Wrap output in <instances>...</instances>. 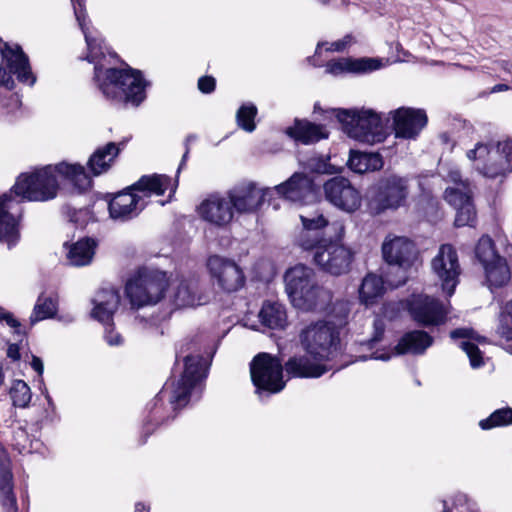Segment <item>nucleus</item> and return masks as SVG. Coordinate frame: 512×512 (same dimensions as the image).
Segmentation results:
<instances>
[{"mask_svg": "<svg viewBox=\"0 0 512 512\" xmlns=\"http://www.w3.org/2000/svg\"><path fill=\"white\" fill-rule=\"evenodd\" d=\"M85 1L71 0V4L86 41L88 54L85 59L94 63V80L106 99L117 104L138 107L146 99L145 90L149 83L143 78L141 71L128 65L125 68L108 66L111 59H116L117 55L109 51L98 31L92 26Z\"/></svg>", "mask_w": 512, "mask_h": 512, "instance_id": "f257e3e1", "label": "nucleus"}, {"mask_svg": "<svg viewBox=\"0 0 512 512\" xmlns=\"http://www.w3.org/2000/svg\"><path fill=\"white\" fill-rule=\"evenodd\" d=\"M184 360V369L179 379H169L160 392L146 406L147 415L143 424L145 437L156 427L174 418L171 412L185 407L193 391L206 377L207 362L198 352L197 343L189 341L182 344L176 352V361Z\"/></svg>", "mask_w": 512, "mask_h": 512, "instance_id": "f03ea898", "label": "nucleus"}, {"mask_svg": "<svg viewBox=\"0 0 512 512\" xmlns=\"http://www.w3.org/2000/svg\"><path fill=\"white\" fill-rule=\"evenodd\" d=\"M58 178L70 183L79 192H84L92 186V178L86 173L83 165L62 161L35 169L31 173L21 174L12 187V192L15 197L20 196L28 201H49L57 196Z\"/></svg>", "mask_w": 512, "mask_h": 512, "instance_id": "7ed1b4c3", "label": "nucleus"}, {"mask_svg": "<svg viewBox=\"0 0 512 512\" xmlns=\"http://www.w3.org/2000/svg\"><path fill=\"white\" fill-rule=\"evenodd\" d=\"M347 135L359 142L375 144L383 142L388 134L387 124L381 115L371 109L333 110Z\"/></svg>", "mask_w": 512, "mask_h": 512, "instance_id": "20e7f679", "label": "nucleus"}, {"mask_svg": "<svg viewBox=\"0 0 512 512\" xmlns=\"http://www.w3.org/2000/svg\"><path fill=\"white\" fill-rule=\"evenodd\" d=\"M332 227L335 237H329V241L313 253L312 260L322 272L338 277L349 273L355 251L342 242L344 226L334 222Z\"/></svg>", "mask_w": 512, "mask_h": 512, "instance_id": "39448f33", "label": "nucleus"}, {"mask_svg": "<svg viewBox=\"0 0 512 512\" xmlns=\"http://www.w3.org/2000/svg\"><path fill=\"white\" fill-rule=\"evenodd\" d=\"M467 158L474 162V168L487 178H496L512 172V140L497 145L479 142L467 152Z\"/></svg>", "mask_w": 512, "mask_h": 512, "instance_id": "423d86ee", "label": "nucleus"}, {"mask_svg": "<svg viewBox=\"0 0 512 512\" xmlns=\"http://www.w3.org/2000/svg\"><path fill=\"white\" fill-rule=\"evenodd\" d=\"M168 287L165 272L150 268H141L128 280L125 288L133 308L158 303Z\"/></svg>", "mask_w": 512, "mask_h": 512, "instance_id": "0eeeda50", "label": "nucleus"}, {"mask_svg": "<svg viewBox=\"0 0 512 512\" xmlns=\"http://www.w3.org/2000/svg\"><path fill=\"white\" fill-rule=\"evenodd\" d=\"M299 340L302 348L314 359H331L340 343V333L335 323L330 321L312 322L305 326Z\"/></svg>", "mask_w": 512, "mask_h": 512, "instance_id": "6e6552de", "label": "nucleus"}, {"mask_svg": "<svg viewBox=\"0 0 512 512\" xmlns=\"http://www.w3.org/2000/svg\"><path fill=\"white\" fill-rule=\"evenodd\" d=\"M0 53L2 57L0 87L13 90L15 88L13 76L22 84L34 86L37 80L36 75L32 72L29 57L19 44L2 42L0 43Z\"/></svg>", "mask_w": 512, "mask_h": 512, "instance_id": "1a4fd4ad", "label": "nucleus"}, {"mask_svg": "<svg viewBox=\"0 0 512 512\" xmlns=\"http://www.w3.org/2000/svg\"><path fill=\"white\" fill-rule=\"evenodd\" d=\"M410 193L407 177L390 174L381 177L373 187L369 209L379 215L387 210H397L405 206Z\"/></svg>", "mask_w": 512, "mask_h": 512, "instance_id": "9d476101", "label": "nucleus"}, {"mask_svg": "<svg viewBox=\"0 0 512 512\" xmlns=\"http://www.w3.org/2000/svg\"><path fill=\"white\" fill-rule=\"evenodd\" d=\"M250 374L256 392L275 394L285 387L281 360L268 353H259L250 363Z\"/></svg>", "mask_w": 512, "mask_h": 512, "instance_id": "9b49d317", "label": "nucleus"}, {"mask_svg": "<svg viewBox=\"0 0 512 512\" xmlns=\"http://www.w3.org/2000/svg\"><path fill=\"white\" fill-rule=\"evenodd\" d=\"M120 294L114 287L100 289L93 298L92 318L105 326V340L110 346L121 345V335L113 329V315L118 309Z\"/></svg>", "mask_w": 512, "mask_h": 512, "instance_id": "f8f14e48", "label": "nucleus"}, {"mask_svg": "<svg viewBox=\"0 0 512 512\" xmlns=\"http://www.w3.org/2000/svg\"><path fill=\"white\" fill-rule=\"evenodd\" d=\"M384 260L400 273L396 281L388 280L393 287L404 285L407 281L406 269L412 265L415 258V245L405 237L386 239L382 244Z\"/></svg>", "mask_w": 512, "mask_h": 512, "instance_id": "ddd939ff", "label": "nucleus"}, {"mask_svg": "<svg viewBox=\"0 0 512 512\" xmlns=\"http://www.w3.org/2000/svg\"><path fill=\"white\" fill-rule=\"evenodd\" d=\"M432 271L441 282L442 290L447 296H452L459 282L461 268L455 248L443 244L431 262Z\"/></svg>", "mask_w": 512, "mask_h": 512, "instance_id": "4468645a", "label": "nucleus"}, {"mask_svg": "<svg viewBox=\"0 0 512 512\" xmlns=\"http://www.w3.org/2000/svg\"><path fill=\"white\" fill-rule=\"evenodd\" d=\"M407 305L412 319L421 326H439L446 321L447 310L437 298L414 294L408 299Z\"/></svg>", "mask_w": 512, "mask_h": 512, "instance_id": "2eb2a0df", "label": "nucleus"}, {"mask_svg": "<svg viewBox=\"0 0 512 512\" xmlns=\"http://www.w3.org/2000/svg\"><path fill=\"white\" fill-rule=\"evenodd\" d=\"M234 214H248L256 212L272 195L271 188H258L255 183H241L227 191Z\"/></svg>", "mask_w": 512, "mask_h": 512, "instance_id": "dca6fc26", "label": "nucleus"}, {"mask_svg": "<svg viewBox=\"0 0 512 512\" xmlns=\"http://www.w3.org/2000/svg\"><path fill=\"white\" fill-rule=\"evenodd\" d=\"M22 216L21 201L10 194L0 196V241L15 245L19 239V220Z\"/></svg>", "mask_w": 512, "mask_h": 512, "instance_id": "f3484780", "label": "nucleus"}, {"mask_svg": "<svg viewBox=\"0 0 512 512\" xmlns=\"http://www.w3.org/2000/svg\"><path fill=\"white\" fill-rule=\"evenodd\" d=\"M207 267L224 291L235 292L244 286V273L233 260L213 255L209 257Z\"/></svg>", "mask_w": 512, "mask_h": 512, "instance_id": "a211bd4d", "label": "nucleus"}, {"mask_svg": "<svg viewBox=\"0 0 512 512\" xmlns=\"http://www.w3.org/2000/svg\"><path fill=\"white\" fill-rule=\"evenodd\" d=\"M326 199L346 212H354L361 205V196L350 181L344 177H333L324 184Z\"/></svg>", "mask_w": 512, "mask_h": 512, "instance_id": "6ab92c4d", "label": "nucleus"}, {"mask_svg": "<svg viewBox=\"0 0 512 512\" xmlns=\"http://www.w3.org/2000/svg\"><path fill=\"white\" fill-rule=\"evenodd\" d=\"M390 114L396 138L416 139L428 121L426 112L422 109L400 107Z\"/></svg>", "mask_w": 512, "mask_h": 512, "instance_id": "aec40b11", "label": "nucleus"}, {"mask_svg": "<svg viewBox=\"0 0 512 512\" xmlns=\"http://www.w3.org/2000/svg\"><path fill=\"white\" fill-rule=\"evenodd\" d=\"M198 213L202 219L219 227L226 226L234 217L228 195L221 193L208 195L198 206Z\"/></svg>", "mask_w": 512, "mask_h": 512, "instance_id": "412c9836", "label": "nucleus"}, {"mask_svg": "<svg viewBox=\"0 0 512 512\" xmlns=\"http://www.w3.org/2000/svg\"><path fill=\"white\" fill-rule=\"evenodd\" d=\"M140 194L130 187L118 192L108 202L110 217L114 220L126 221L136 217L147 205Z\"/></svg>", "mask_w": 512, "mask_h": 512, "instance_id": "4be33fe9", "label": "nucleus"}, {"mask_svg": "<svg viewBox=\"0 0 512 512\" xmlns=\"http://www.w3.org/2000/svg\"><path fill=\"white\" fill-rule=\"evenodd\" d=\"M283 370L290 378H319L329 368L321 359H314L306 352L290 357L284 363Z\"/></svg>", "mask_w": 512, "mask_h": 512, "instance_id": "5701e85b", "label": "nucleus"}, {"mask_svg": "<svg viewBox=\"0 0 512 512\" xmlns=\"http://www.w3.org/2000/svg\"><path fill=\"white\" fill-rule=\"evenodd\" d=\"M332 298V292L315 281L299 296H294L291 303L302 311L324 312L332 303Z\"/></svg>", "mask_w": 512, "mask_h": 512, "instance_id": "b1692460", "label": "nucleus"}, {"mask_svg": "<svg viewBox=\"0 0 512 512\" xmlns=\"http://www.w3.org/2000/svg\"><path fill=\"white\" fill-rule=\"evenodd\" d=\"M291 202H301L314 192L313 180L306 174L295 172L287 181L272 188V194Z\"/></svg>", "mask_w": 512, "mask_h": 512, "instance_id": "393cba45", "label": "nucleus"}, {"mask_svg": "<svg viewBox=\"0 0 512 512\" xmlns=\"http://www.w3.org/2000/svg\"><path fill=\"white\" fill-rule=\"evenodd\" d=\"M126 143V140L119 143L108 142L104 146L98 147L87 161L89 173L87 171L86 173L90 177H96L108 172Z\"/></svg>", "mask_w": 512, "mask_h": 512, "instance_id": "a878e982", "label": "nucleus"}, {"mask_svg": "<svg viewBox=\"0 0 512 512\" xmlns=\"http://www.w3.org/2000/svg\"><path fill=\"white\" fill-rule=\"evenodd\" d=\"M315 281L314 270L306 265L298 264L288 269L284 275V282L290 301L292 302L294 296H299Z\"/></svg>", "mask_w": 512, "mask_h": 512, "instance_id": "bb28decb", "label": "nucleus"}, {"mask_svg": "<svg viewBox=\"0 0 512 512\" xmlns=\"http://www.w3.org/2000/svg\"><path fill=\"white\" fill-rule=\"evenodd\" d=\"M286 134L296 142L305 145L328 138V131L323 125L315 124L307 120H295L294 125L286 129Z\"/></svg>", "mask_w": 512, "mask_h": 512, "instance_id": "cd10ccee", "label": "nucleus"}, {"mask_svg": "<svg viewBox=\"0 0 512 512\" xmlns=\"http://www.w3.org/2000/svg\"><path fill=\"white\" fill-rule=\"evenodd\" d=\"M381 67V63L377 59L360 58L349 59L343 58L336 61H330L326 65V71L333 75H339L345 72L348 73H367L372 72Z\"/></svg>", "mask_w": 512, "mask_h": 512, "instance_id": "c85d7f7f", "label": "nucleus"}, {"mask_svg": "<svg viewBox=\"0 0 512 512\" xmlns=\"http://www.w3.org/2000/svg\"><path fill=\"white\" fill-rule=\"evenodd\" d=\"M433 343V338L427 332L414 330L405 333L394 347L397 355L423 354Z\"/></svg>", "mask_w": 512, "mask_h": 512, "instance_id": "c756f323", "label": "nucleus"}, {"mask_svg": "<svg viewBox=\"0 0 512 512\" xmlns=\"http://www.w3.org/2000/svg\"><path fill=\"white\" fill-rule=\"evenodd\" d=\"M171 178L165 174L143 175L130 186L136 193L147 201L151 196H161L169 188Z\"/></svg>", "mask_w": 512, "mask_h": 512, "instance_id": "7c9ffc66", "label": "nucleus"}, {"mask_svg": "<svg viewBox=\"0 0 512 512\" xmlns=\"http://www.w3.org/2000/svg\"><path fill=\"white\" fill-rule=\"evenodd\" d=\"M11 461L0 463V505L2 512H18L17 500L13 490Z\"/></svg>", "mask_w": 512, "mask_h": 512, "instance_id": "2f4dec72", "label": "nucleus"}, {"mask_svg": "<svg viewBox=\"0 0 512 512\" xmlns=\"http://www.w3.org/2000/svg\"><path fill=\"white\" fill-rule=\"evenodd\" d=\"M173 303L176 308L203 304L198 281L196 279L181 280L173 293Z\"/></svg>", "mask_w": 512, "mask_h": 512, "instance_id": "473e14b6", "label": "nucleus"}, {"mask_svg": "<svg viewBox=\"0 0 512 512\" xmlns=\"http://www.w3.org/2000/svg\"><path fill=\"white\" fill-rule=\"evenodd\" d=\"M259 319L269 329H283L287 324L285 306L277 301H266L259 312Z\"/></svg>", "mask_w": 512, "mask_h": 512, "instance_id": "72a5a7b5", "label": "nucleus"}, {"mask_svg": "<svg viewBox=\"0 0 512 512\" xmlns=\"http://www.w3.org/2000/svg\"><path fill=\"white\" fill-rule=\"evenodd\" d=\"M385 332V323L382 319L376 318L373 322V334L372 336L360 342V350L361 351H371L369 355H360L358 360L366 361L368 359L382 360L387 361L391 358L389 353L379 352L378 350H374L376 345L383 339Z\"/></svg>", "mask_w": 512, "mask_h": 512, "instance_id": "f704fd0d", "label": "nucleus"}, {"mask_svg": "<svg viewBox=\"0 0 512 512\" xmlns=\"http://www.w3.org/2000/svg\"><path fill=\"white\" fill-rule=\"evenodd\" d=\"M450 337L452 339H463L459 347L467 354L472 368L476 369L484 364L480 349L470 341L475 339V332L472 329L457 328L450 332Z\"/></svg>", "mask_w": 512, "mask_h": 512, "instance_id": "c9c22d12", "label": "nucleus"}, {"mask_svg": "<svg viewBox=\"0 0 512 512\" xmlns=\"http://www.w3.org/2000/svg\"><path fill=\"white\" fill-rule=\"evenodd\" d=\"M97 243L92 238H82L73 243L67 253V258L72 266H86L92 262Z\"/></svg>", "mask_w": 512, "mask_h": 512, "instance_id": "e433bc0d", "label": "nucleus"}, {"mask_svg": "<svg viewBox=\"0 0 512 512\" xmlns=\"http://www.w3.org/2000/svg\"><path fill=\"white\" fill-rule=\"evenodd\" d=\"M384 294V281L382 277L369 273L362 280L359 288V299L366 306L376 303Z\"/></svg>", "mask_w": 512, "mask_h": 512, "instance_id": "4c0bfd02", "label": "nucleus"}, {"mask_svg": "<svg viewBox=\"0 0 512 512\" xmlns=\"http://www.w3.org/2000/svg\"><path fill=\"white\" fill-rule=\"evenodd\" d=\"M484 270L487 283L491 289L504 286L510 279V270L503 257L487 265Z\"/></svg>", "mask_w": 512, "mask_h": 512, "instance_id": "58836bf2", "label": "nucleus"}, {"mask_svg": "<svg viewBox=\"0 0 512 512\" xmlns=\"http://www.w3.org/2000/svg\"><path fill=\"white\" fill-rule=\"evenodd\" d=\"M331 235L328 231H320L315 229H302L298 236V245L306 251L320 250L322 245H325L329 241Z\"/></svg>", "mask_w": 512, "mask_h": 512, "instance_id": "ea45409f", "label": "nucleus"}, {"mask_svg": "<svg viewBox=\"0 0 512 512\" xmlns=\"http://www.w3.org/2000/svg\"><path fill=\"white\" fill-rule=\"evenodd\" d=\"M475 254L483 268L502 258L497 254L494 242L489 236H482L479 239L475 248Z\"/></svg>", "mask_w": 512, "mask_h": 512, "instance_id": "a19ab883", "label": "nucleus"}, {"mask_svg": "<svg viewBox=\"0 0 512 512\" xmlns=\"http://www.w3.org/2000/svg\"><path fill=\"white\" fill-rule=\"evenodd\" d=\"M508 425H512V408L510 407L497 409L489 417L479 422V427L482 430H490Z\"/></svg>", "mask_w": 512, "mask_h": 512, "instance_id": "79ce46f5", "label": "nucleus"}, {"mask_svg": "<svg viewBox=\"0 0 512 512\" xmlns=\"http://www.w3.org/2000/svg\"><path fill=\"white\" fill-rule=\"evenodd\" d=\"M57 311V304L51 297L40 296L30 316L31 325L46 318H51Z\"/></svg>", "mask_w": 512, "mask_h": 512, "instance_id": "37998d69", "label": "nucleus"}, {"mask_svg": "<svg viewBox=\"0 0 512 512\" xmlns=\"http://www.w3.org/2000/svg\"><path fill=\"white\" fill-rule=\"evenodd\" d=\"M12 404L18 408L28 407L32 393L30 387L23 380H14L9 391Z\"/></svg>", "mask_w": 512, "mask_h": 512, "instance_id": "c03bdc74", "label": "nucleus"}, {"mask_svg": "<svg viewBox=\"0 0 512 512\" xmlns=\"http://www.w3.org/2000/svg\"><path fill=\"white\" fill-rule=\"evenodd\" d=\"M445 200L455 208L472 201V190L470 183L463 184V187H449L445 190Z\"/></svg>", "mask_w": 512, "mask_h": 512, "instance_id": "a18cd8bd", "label": "nucleus"}, {"mask_svg": "<svg viewBox=\"0 0 512 512\" xmlns=\"http://www.w3.org/2000/svg\"><path fill=\"white\" fill-rule=\"evenodd\" d=\"M300 164L307 170L319 174H334L336 168L329 163V158L322 155H313L307 159H300Z\"/></svg>", "mask_w": 512, "mask_h": 512, "instance_id": "49530a36", "label": "nucleus"}, {"mask_svg": "<svg viewBox=\"0 0 512 512\" xmlns=\"http://www.w3.org/2000/svg\"><path fill=\"white\" fill-rule=\"evenodd\" d=\"M442 512H479L477 504L464 493H456L452 498L451 507L443 500Z\"/></svg>", "mask_w": 512, "mask_h": 512, "instance_id": "de8ad7c7", "label": "nucleus"}, {"mask_svg": "<svg viewBox=\"0 0 512 512\" xmlns=\"http://www.w3.org/2000/svg\"><path fill=\"white\" fill-rule=\"evenodd\" d=\"M257 115V107L252 103L243 104L236 113L237 124L247 132H253L256 128L254 119Z\"/></svg>", "mask_w": 512, "mask_h": 512, "instance_id": "09e8293b", "label": "nucleus"}, {"mask_svg": "<svg viewBox=\"0 0 512 512\" xmlns=\"http://www.w3.org/2000/svg\"><path fill=\"white\" fill-rule=\"evenodd\" d=\"M11 446L20 454L31 453L32 442L29 439L27 431L22 427H17L12 434Z\"/></svg>", "mask_w": 512, "mask_h": 512, "instance_id": "8fccbe9b", "label": "nucleus"}, {"mask_svg": "<svg viewBox=\"0 0 512 512\" xmlns=\"http://www.w3.org/2000/svg\"><path fill=\"white\" fill-rule=\"evenodd\" d=\"M456 216H455V226L464 227V226H473L476 220V211L472 201L467 202L466 204L455 208Z\"/></svg>", "mask_w": 512, "mask_h": 512, "instance_id": "3c124183", "label": "nucleus"}, {"mask_svg": "<svg viewBox=\"0 0 512 512\" xmlns=\"http://www.w3.org/2000/svg\"><path fill=\"white\" fill-rule=\"evenodd\" d=\"M303 229H317L323 231L322 229L333 230L332 224L329 226L328 221L324 218L322 214H318L313 217L300 216Z\"/></svg>", "mask_w": 512, "mask_h": 512, "instance_id": "603ef678", "label": "nucleus"}, {"mask_svg": "<svg viewBox=\"0 0 512 512\" xmlns=\"http://www.w3.org/2000/svg\"><path fill=\"white\" fill-rule=\"evenodd\" d=\"M348 166L355 173L363 174L367 172V169H365V166H367L366 152L351 151Z\"/></svg>", "mask_w": 512, "mask_h": 512, "instance_id": "864d4df0", "label": "nucleus"}, {"mask_svg": "<svg viewBox=\"0 0 512 512\" xmlns=\"http://www.w3.org/2000/svg\"><path fill=\"white\" fill-rule=\"evenodd\" d=\"M330 313L333 317H335L338 320L339 325H341L346 321L350 313L348 302L343 300L336 301L333 304Z\"/></svg>", "mask_w": 512, "mask_h": 512, "instance_id": "5fc2aeb1", "label": "nucleus"}, {"mask_svg": "<svg viewBox=\"0 0 512 512\" xmlns=\"http://www.w3.org/2000/svg\"><path fill=\"white\" fill-rule=\"evenodd\" d=\"M2 323H5L13 330V334L19 338L17 339L19 343L23 341L26 332L23 330L22 324L17 318H15L13 313L9 312Z\"/></svg>", "mask_w": 512, "mask_h": 512, "instance_id": "6e6d98bb", "label": "nucleus"}, {"mask_svg": "<svg viewBox=\"0 0 512 512\" xmlns=\"http://www.w3.org/2000/svg\"><path fill=\"white\" fill-rule=\"evenodd\" d=\"M216 80L212 76H202L198 80V89L204 94H210L215 90Z\"/></svg>", "mask_w": 512, "mask_h": 512, "instance_id": "4d7b16f0", "label": "nucleus"}, {"mask_svg": "<svg viewBox=\"0 0 512 512\" xmlns=\"http://www.w3.org/2000/svg\"><path fill=\"white\" fill-rule=\"evenodd\" d=\"M366 156L367 166H365V169H367V171H376L383 167V160L380 154L366 152Z\"/></svg>", "mask_w": 512, "mask_h": 512, "instance_id": "13d9d810", "label": "nucleus"}, {"mask_svg": "<svg viewBox=\"0 0 512 512\" xmlns=\"http://www.w3.org/2000/svg\"><path fill=\"white\" fill-rule=\"evenodd\" d=\"M507 318L508 317L504 316L503 312L496 332L501 338L505 339L506 341H510L512 340V327L507 324Z\"/></svg>", "mask_w": 512, "mask_h": 512, "instance_id": "bf43d9fd", "label": "nucleus"}, {"mask_svg": "<svg viewBox=\"0 0 512 512\" xmlns=\"http://www.w3.org/2000/svg\"><path fill=\"white\" fill-rule=\"evenodd\" d=\"M190 139H197V136L194 135V134H189L185 138V141H184L185 152H184V154L182 156V159H181V162H180V164L178 166L176 178H178V175H179L180 171L184 168L185 163H186V161L188 159V156H189V153H190Z\"/></svg>", "mask_w": 512, "mask_h": 512, "instance_id": "052dcab7", "label": "nucleus"}, {"mask_svg": "<svg viewBox=\"0 0 512 512\" xmlns=\"http://www.w3.org/2000/svg\"><path fill=\"white\" fill-rule=\"evenodd\" d=\"M350 41H351V36L346 35L343 39L330 43L329 47H327L326 49L328 51L341 52L347 47V45L350 43Z\"/></svg>", "mask_w": 512, "mask_h": 512, "instance_id": "680f3d73", "label": "nucleus"}, {"mask_svg": "<svg viewBox=\"0 0 512 512\" xmlns=\"http://www.w3.org/2000/svg\"><path fill=\"white\" fill-rule=\"evenodd\" d=\"M7 357L12 361H18L21 358L20 346L18 342L9 343L7 348Z\"/></svg>", "mask_w": 512, "mask_h": 512, "instance_id": "e2e57ef3", "label": "nucleus"}, {"mask_svg": "<svg viewBox=\"0 0 512 512\" xmlns=\"http://www.w3.org/2000/svg\"><path fill=\"white\" fill-rule=\"evenodd\" d=\"M450 181L459 185L458 187H463V184L469 183L468 180H462V176L459 170H451L448 175Z\"/></svg>", "mask_w": 512, "mask_h": 512, "instance_id": "0e129e2a", "label": "nucleus"}, {"mask_svg": "<svg viewBox=\"0 0 512 512\" xmlns=\"http://www.w3.org/2000/svg\"><path fill=\"white\" fill-rule=\"evenodd\" d=\"M31 367L37 372L39 376H42L44 371V365L39 357L35 355L32 356Z\"/></svg>", "mask_w": 512, "mask_h": 512, "instance_id": "69168bd1", "label": "nucleus"}, {"mask_svg": "<svg viewBox=\"0 0 512 512\" xmlns=\"http://www.w3.org/2000/svg\"><path fill=\"white\" fill-rule=\"evenodd\" d=\"M149 511H150L149 506H146L142 502H138L135 504L134 512H149Z\"/></svg>", "mask_w": 512, "mask_h": 512, "instance_id": "338daca9", "label": "nucleus"}, {"mask_svg": "<svg viewBox=\"0 0 512 512\" xmlns=\"http://www.w3.org/2000/svg\"><path fill=\"white\" fill-rule=\"evenodd\" d=\"M509 87L508 85L506 84H497L495 85L493 88H492V92L495 93V92H501V91H506L508 90Z\"/></svg>", "mask_w": 512, "mask_h": 512, "instance_id": "774afa93", "label": "nucleus"}]
</instances>
